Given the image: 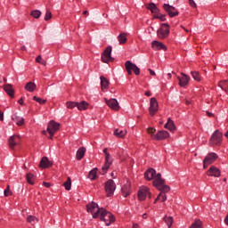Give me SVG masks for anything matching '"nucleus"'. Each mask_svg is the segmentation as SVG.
<instances>
[{"label":"nucleus","instance_id":"38","mask_svg":"<svg viewBox=\"0 0 228 228\" xmlns=\"http://www.w3.org/2000/svg\"><path fill=\"white\" fill-rule=\"evenodd\" d=\"M27 183H28V184H35V175L33 174H27Z\"/></svg>","mask_w":228,"mask_h":228},{"label":"nucleus","instance_id":"50","mask_svg":"<svg viewBox=\"0 0 228 228\" xmlns=\"http://www.w3.org/2000/svg\"><path fill=\"white\" fill-rule=\"evenodd\" d=\"M189 4L191 8H197V4L193 0H189Z\"/></svg>","mask_w":228,"mask_h":228},{"label":"nucleus","instance_id":"27","mask_svg":"<svg viewBox=\"0 0 228 228\" xmlns=\"http://www.w3.org/2000/svg\"><path fill=\"white\" fill-rule=\"evenodd\" d=\"M165 129H168V131H175V125L174 124V120L168 118L165 125Z\"/></svg>","mask_w":228,"mask_h":228},{"label":"nucleus","instance_id":"62","mask_svg":"<svg viewBox=\"0 0 228 228\" xmlns=\"http://www.w3.org/2000/svg\"><path fill=\"white\" fill-rule=\"evenodd\" d=\"M183 29H184V31H186V33H190V30L184 28H183Z\"/></svg>","mask_w":228,"mask_h":228},{"label":"nucleus","instance_id":"30","mask_svg":"<svg viewBox=\"0 0 228 228\" xmlns=\"http://www.w3.org/2000/svg\"><path fill=\"white\" fill-rule=\"evenodd\" d=\"M88 106H89V104L86 101H83L81 102H77V108L79 111L88 110Z\"/></svg>","mask_w":228,"mask_h":228},{"label":"nucleus","instance_id":"48","mask_svg":"<svg viewBox=\"0 0 228 228\" xmlns=\"http://www.w3.org/2000/svg\"><path fill=\"white\" fill-rule=\"evenodd\" d=\"M4 197H10L12 195V191H10V185L4 191Z\"/></svg>","mask_w":228,"mask_h":228},{"label":"nucleus","instance_id":"45","mask_svg":"<svg viewBox=\"0 0 228 228\" xmlns=\"http://www.w3.org/2000/svg\"><path fill=\"white\" fill-rule=\"evenodd\" d=\"M147 133H148V134L151 135V140H152V136H156V134H154V133H156V128H154V127H149V128L147 129Z\"/></svg>","mask_w":228,"mask_h":228},{"label":"nucleus","instance_id":"35","mask_svg":"<svg viewBox=\"0 0 228 228\" xmlns=\"http://www.w3.org/2000/svg\"><path fill=\"white\" fill-rule=\"evenodd\" d=\"M63 186L67 191H69L70 188H72V180H70V177H68L67 181L63 183Z\"/></svg>","mask_w":228,"mask_h":228},{"label":"nucleus","instance_id":"22","mask_svg":"<svg viewBox=\"0 0 228 228\" xmlns=\"http://www.w3.org/2000/svg\"><path fill=\"white\" fill-rule=\"evenodd\" d=\"M39 167L41 168H49L50 167H53V162H51L47 157H43L41 159Z\"/></svg>","mask_w":228,"mask_h":228},{"label":"nucleus","instance_id":"11","mask_svg":"<svg viewBox=\"0 0 228 228\" xmlns=\"http://www.w3.org/2000/svg\"><path fill=\"white\" fill-rule=\"evenodd\" d=\"M159 110V105L158 104V100H156V98L154 97L151 98L149 108L150 115H151V117H154L156 113H158Z\"/></svg>","mask_w":228,"mask_h":228},{"label":"nucleus","instance_id":"21","mask_svg":"<svg viewBox=\"0 0 228 228\" xmlns=\"http://www.w3.org/2000/svg\"><path fill=\"white\" fill-rule=\"evenodd\" d=\"M121 191L124 197H128V195H131V182L126 181V183L122 186Z\"/></svg>","mask_w":228,"mask_h":228},{"label":"nucleus","instance_id":"6","mask_svg":"<svg viewBox=\"0 0 228 228\" xmlns=\"http://www.w3.org/2000/svg\"><path fill=\"white\" fill-rule=\"evenodd\" d=\"M222 138H224L222 132H220L219 130H216L210 137V145H212V147H215V145H222Z\"/></svg>","mask_w":228,"mask_h":228},{"label":"nucleus","instance_id":"64","mask_svg":"<svg viewBox=\"0 0 228 228\" xmlns=\"http://www.w3.org/2000/svg\"><path fill=\"white\" fill-rule=\"evenodd\" d=\"M25 49H26V46H23V47H22V50L24 51Z\"/></svg>","mask_w":228,"mask_h":228},{"label":"nucleus","instance_id":"46","mask_svg":"<svg viewBox=\"0 0 228 228\" xmlns=\"http://www.w3.org/2000/svg\"><path fill=\"white\" fill-rule=\"evenodd\" d=\"M159 199H160V202H165L167 200V194L165 192H160L159 194Z\"/></svg>","mask_w":228,"mask_h":228},{"label":"nucleus","instance_id":"17","mask_svg":"<svg viewBox=\"0 0 228 228\" xmlns=\"http://www.w3.org/2000/svg\"><path fill=\"white\" fill-rule=\"evenodd\" d=\"M179 80V86L184 88V86H188V83H190V76L182 73L181 77H177Z\"/></svg>","mask_w":228,"mask_h":228},{"label":"nucleus","instance_id":"18","mask_svg":"<svg viewBox=\"0 0 228 228\" xmlns=\"http://www.w3.org/2000/svg\"><path fill=\"white\" fill-rule=\"evenodd\" d=\"M207 175H209V177H220V169L215 166H211L207 171Z\"/></svg>","mask_w":228,"mask_h":228},{"label":"nucleus","instance_id":"53","mask_svg":"<svg viewBox=\"0 0 228 228\" xmlns=\"http://www.w3.org/2000/svg\"><path fill=\"white\" fill-rule=\"evenodd\" d=\"M0 120L1 121L4 120V114H3V112H1V110H0Z\"/></svg>","mask_w":228,"mask_h":228},{"label":"nucleus","instance_id":"36","mask_svg":"<svg viewBox=\"0 0 228 228\" xmlns=\"http://www.w3.org/2000/svg\"><path fill=\"white\" fill-rule=\"evenodd\" d=\"M27 222L28 224H31L32 225H35V224L38 223V218H37L36 216H28L27 217Z\"/></svg>","mask_w":228,"mask_h":228},{"label":"nucleus","instance_id":"20","mask_svg":"<svg viewBox=\"0 0 228 228\" xmlns=\"http://www.w3.org/2000/svg\"><path fill=\"white\" fill-rule=\"evenodd\" d=\"M151 47L154 51H167V46L159 41H152Z\"/></svg>","mask_w":228,"mask_h":228},{"label":"nucleus","instance_id":"41","mask_svg":"<svg viewBox=\"0 0 228 228\" xmlns=\"http://www.w3.org/2000/svg\"><path fill=\"white\" fill-rule=\"evenodd\" d=\"M66 106L69 110H74V108H77V102H67Z\"/></svg>","mask_w":228,"mask_h":228},{"label":"nucleus","instance_id":"23","mask_svg":"<svg viewBox=\"0 0 228 228\" xmlns=\"http://www.w3.org/2000/svg\"><path fill=\"white\" fill-rule=\"evenodd\" d=\"M4 90L9 97H13L15 95V90H13V86L10 84H5L4 86Z\"/></svg>","mask_w":228,"mask_h":228},{"label":"nucleus","instance_id":"34","mask_svg":"<svg viewBox=\"0 0 228 228\" xmlns=\"http://www.w3.org/2000/svg\"><path fill=\"white\" fill-rule=\"evenodd\" d=\"M164 222L167 224V227L168 228H171L172 227V224H174V217L172 216H165L163 218Z\"/></svg>","mask_w":228,"mask_h":228},{"label":"nucleus","instance_id":"2","mask_svg":"<svg viewBox=\"0 0 228 228\" xmlns=\"http://www.w3.org/2000/svg\"><path fill=\"white\" fill-rule=\"evenodd\" d=\"M102 222H104L105 225H111L115 222V216L111 212H108L106 209L102 208L100 216H98Z\"/></svg>","mask_w":228,"mask_h":228},{"label":"nucleus","instance_id":"32","mask_svg":"<svg viewBox=\"0 0 228 228\" xmlns=\"http://www.w3.org/2000/svg\"><path fill=\"white\" fill-rule=\"evenodd\" d=\"M118 40L120 45H122L123 44H126V42H127V35H126V33L119 34L118 36Z\"/></svg>","mask_w":228,"mask_h":228},{"label":"nucleus","instance_id":"9","mask_svg":"<svg viewBox=\"0 0 228 228\" xmlns=\"http://www.w3.org/2000/svg\"><path fill=\"white\" fill-rule=\"evenodd\" d=\"M218 159V155L215 152L208 153L203 159V168L206 169L209 165H213Z\"/></svg>","mask_w":228,"mask_h":228},{"label":"nucleus","instance_id":"15","mask_svg":"<svg viewBox=\"0 0 228 228\" xmlns=\"http://www.w3.org/2000/svg\"><path fill=\"white\" fill-rule=\"evenodd\" d=\"M170 137V134L167 130L158 131L155 135H152V140H157L160 142L161 140H167Z\"/></svg>","mask_w":228,"mask_h":228},{"label":"nucleus","instance_id":"60","mask_svg":"<svg viewBox=\"0 0 228 228\" xmlns=\"http://www.w3.org/2000/svg\"><path fill=\"white\" fill-rule=\"evenodd\" d=\"M167 76H168V78H169V79L172 78V74H171V73H168Z\"/></svg>","mask_w":228,"mask_h":228},{"label":"nucleus","instance_id":"58","mask_svg":"<svg viewBox=\"0 0 228 228\" xmlns=\"http://www.w3.org/2000/svg\"><path fill=\"white\" fill-rule=\"evenodd\" d=\"M207 115H208V117H213V113H211L209 111H207Z\"/></svg>","mask_w":228,"mask_h":228},{"label":"nucleus","instance_id":"37","mask_svg":"<svg viewBox=\"0 0 228 228\" xmlns=\"http://www.w3.org/2000/svg\"><path fill=\"white\" fill-rule=\"evenodd\" d=\"M218 86L222 88V90H225L227 92L228 90V82L227 80H222L218 83Z\"/></svg>","mask_w":228,"mask_h":228},{"label":"nucleus","instance_id":"10","mask_svg":"<svg viewBox=\"0 0 228 228\" xmlns=\"http://www.w3.org/2000/svg\"><path fill=\"white\" fill-rule=\"evenodd\" d=\"M115 190H117V185L113 180H108L105 183V191L107 193V197H111L115 193Z\"/></svg>","mask_w":228,"mask_h":228},{"label":"nucleus","instance_id":"47","mask_svg":"<svg viewBox=\"0 0 228 228\" xmlns=\"http://www.w3.org/2000/svg\"><path fill=\"white\" fill-rule=\"evenodd\" d=\"M33 101H36V102H38V104H45L46 101L42 100V98H38L37 96L33 97Z\"/></svg>","mask_w":228,"mask_h":228},{"label":"nucleus","instance_id":"1","mask_svg":"<svg viewBox=\"0 0 228 228\" xmlns=\"http://www.w3.org/2000/svg\"><path fill=\"white\" fill-rule=\"evenodd\" d=\"M144 177L147 181H153V186L161 191V193H168V191H170V187L165 184V180L161 178V174H157L154 168H149L146 170Z\"/></svg>","mask_w":228,"mask_h":228},{"label":"nucleus","instance_id":"14","mask_svg":"<svg viewBox=\"0 0 228 228\" xmlns=\"http://www.w3.org/2000/svg\"><path fill=\"white\" fill-rule=\"evenodd\" d=\"M107 106H109V108H110V110H112L113 111H118V110H120V105L118 104V101H117V99L115 98H111V99H104Z\"/></svg>","mask_w":228,"mask_h":228},{"label":"nucleus","instance_id":"59","mask_svg":"<svg viewBox=\"0 0 228 228\" xmlns=\"http://www.w3.org/2000/svg\"><path fill=\"white\" fill-rule=\"evenodd\" d=\"M83 15H88V11H84Z\"/></svg>","mask_w":228,"mask_h":228},{"label":"nucleus","instance_id":"33","mask_svg":"<svg viewBox=\"0 0 228 228\" xmlns=\"http://www.w3.org/2000/svg\"><path fill=\"white\" fill-rule=\"evenodd\" d=\"M88 179L95 181L97 179V167L93 168L88 174Z\"/></svg>","mask_w":228,"mask_h":228},{"label":"nucleus","instance_id":"4","mask_svg":"<svg viewBox=\"0 0 228 228\" xmlns=\"http://www.w3.org/2000/svg\"><path fill=\"white\" fill-rule=\"evenodd\" d=\"M170 35V26L167 23H162L159 28L157 30V37L160 40H165Z\"/></svg>","mask_w":228,"mask_h":228},{"label":"nucleus","instance_id":"31","mask_svg":"<svg viewBox=\"0 0 228 228\" xmlns=\"http://www.w3.org/2000/svg\"><path fill=\"white\" fill-rule=\"evenodd\" d=\"M12 120L17 126H24V118L22 117L15 115L12 117Z\"/></svg>","mask_w":228,"mask_h":228},{"label":"nucleus","instance_id":"51","mask_svg":"<svg viewBox=\"0 0 228 228\" xmlns=\"http://www.w3.org/2000/svg\"><path fill=\"white\" fill-rule=\"evenodd\" d=\"M43 185H44L45 188H51V183L44 182V183H43Z\"/></svg>","mask_w":228,"mask_h":228},{"label":"nucleus","instance_id":"19","mask_svg":"<svg viewBox=\"0 0 228 228\" xmlns=\"http://www.w3.org/2000/svg\"><path fill=\"white\" fill-rule=\"evenodd\" d=\"M19 143H20V137L19 135H12L9 138V146L11 149H14Z\"/></svg>","mask_w":228,"mask_h":228},{"label":"nucleus","instance_id":"28","mask_svg":"<svg viewBox=\"0 0 228 228\" xmlns=\"http://www.w3.org/2000/svg\"><path fill=\"white\" fill-rule=\"evenodd\" d=\"M127 134V130H120V129H115L114 131V136H117V138H124Z\"/></svg>","mask_w":228,"mask_h":228},{"label":"nucleus","instance_id":"54","mask_svg":"<svg viewBox=\"0 0 228 228\" xmlns=\"http://www.w3.org/2000/svg\"><path fill=\"white\" fill-rule=\"evenodd\" d=\"M145 95H146L147 97H151V96L152 95V94L151 93V91H147V92L145 93Z\"/></svg>","mask_w":228,"mask_h":228},{"label":"nucleus","instance_id":"16","mask_svg":"<svg viewBox=\"0 0 228 228\" xmlns=\"http://www.w3.org/2000/svg\"><path fill=\"white\" fill-rule=\"evenodd\" d=\"M163 8L165 10V12H167V15H169V17H177V15H179V11H177V9H175V7L167 4H164Z\"/></svg>","mask_w":228,"mask_h":228},{"label":"nucleus","instance_id":"5","mask_svg":"<svg viewBox=\"0 0 228 228\" xmlns=\"http://www.w3.org/2000/svg\"><path fill=\"white\" fill-rule=\"evenodd\" d=\"M103 153L105 156V163L102 167V174L104 175L106 174V172H108V170H110V167H111V165L113 164V158L111 157V154L108 152V148L103 149Z\"/></svg>","mask_w":228,"mask_h":228},{"label":"nucleus","instance_id":"43","mask_svg":"<svg viewBox=\"0 0 228 228\" xmlns=\"http://www.w3.org/2000/svg\"><path fill=\"white\" fill-rule=\"evenodd\" d=\"M191 74L195 81H200V73L198 71H191Z\"/></svg>","mask_w":228,"mask_h":228},{"label":"nucleus","instance_id":"3","mask_svg":"<svg viewBox=\"0 0 228 228\" xmlns=\"http://www.w3.org/2000/svg\"><path fill=\"white\" fill-rule=\"evenodd\" d=\"M86 211L92 215L93 218H99L102 208H100L97 203L91 202L86 205Z\"/></svg>","mask_w":228,"mask_h":228},{"label":"nucleus","instance_id":"42","mask_svg":"<svg viewBox=\"0 0 228 228\" xmlns=\"http://www.w3.org/2000/svg\"><path fill=\"white\" fill-rule=\"evenodd\" d=\"M153 19H159L161 22H165V20H167L165 14H161L159 12L157 14H154Z\"/></svg>","mask_w":228,"mask_h":228},{"label":"nucleus","instance_id":"13","mask_svg":"<svg viewBox=\"0 0 228 228\" xmlns=\"http://www.w3.org/2000/svg\"><path fill=\"white\" fill-rule=\"evenodd\" d=\"M60 129V125L54 121H50L47 126V131L50 134L49 139L53 140V136H54V134L56 131Z\"/></svg>","mask_w":228,"mask_h":228},{"label":"nucleus","instance_id":"61","mask_svg":"<svg viewBox=\"0 0 228 228\" xmlns=\"http://www.w3.org/2000/svg\"><path fill=\"white\" fill-rule=\"evenodd\" d=\"M142 218H147V214H143Z\"/></svg>","mask_w":228,"mask_h":228},{"label":"nucleus","instance_id":"24","mask_svg":"<svg viewBox=\"0 0 228 228\" xmlns=\"http://www.w3.org/2000/svg\"><path fill=\"white\" fill-rule=\"evenodd\" d=\"M100 79H101V87L102 92H104V90H108V88H110V81H108V79L103 76H102Z\"/></svg>","mask_w":228,"mask_h":228},{"label":"nucleus","instance_id":"7","mask_svg":"<svg viewBox=\"0 0 228 228\" xmlns=\"http://www.w3.org/2000/svg\"><path fill=\"white\" fill-rule=\"evenodd\" d=\"M126 70L128 76H131L134 72L135 76H140V68L136 64L133 63L131 61H126L125 62Z\"/></svg>","mask_w":228,"mask_h":228},{"label":"nucleus","instance_id":"57","mask_svg":"<svg viewBox=\"0 0 228 228\" xmlns=\"http://www.w3.org/2000/svg\"><path fill=\"white\" fill-rule=\"evenodd\" d=\"M132 228H140V225H138V224H134Z\"/></svg>","mask_w":228,"mask_h":228},{"label":"nucleus","instance_id":"56","mask_svg":"<svg viewBox=\"0 0 228 228\" xmlns=\"http://www.w3.org/2000/svg\"><path fill=\"white\" fill-rule=\"evenodd\" d=\"M160 198H159V195L155 199L153 204H157L158 203V200H159Z\"/></svg>","mask_w":228,"mask_h":228},{"label":"nucleus","instance_id":"8","mask_svg":"<svg viewBox=\"0 0 228 228\" xmlns=\"http://www.w3.org/2000/svg\"><path fill=\"white\" fill-rule=\"evenodd\" d=\"M152 199V194H151V189L147 186H142L138 191L139 200H145L146 199Z\"/></svg>","mask_w":228,"mask_h":228},{"label":"nucleus","instance_id":"55","mask_svg":"<svg viewBox=\"0 0 228 228\" xmlns=\"http://www.w3.org/2000/svg\"><path fill=\"white\" fill-rule=\"evenodd\" d=\"M19 104H20L22 106V104H24V100L22 98H20L19 101H18Z\"/></svg>","mask_w":228,"mask_h":228},{"label":"nucleus","instance_id":"29","mask_svg":"<svg viewBox=\"0 0 228 228\" xmlns=\"http://www.w3.org/2000/svg\"><path fill=\"white\" fill-rule=\"evenodd\" d=\"M37 88V85L33 82H28L26 85H25V90L27 92H30V93H33L35 92Z\"/></svg>","mask_w":228,"mask_h":228},{"label":"nucleus","instance_id":"25","mask_svg":"<svg viewBox=\"0 0 228 228\" xmlns=\"http://www.w3.org/2000/svg\"><path fill=\"white\" fill-rule=\"evenodd\" d=\"M86 152V149L85 147H81L77 150L76 159L77 161H81L82 158H85V154Z\"/></svg>","mask_w":228,"mask_h":228},{"label":"nucleus","instance_id":"52","mask_svg":"<svg viewBox=\"0 0 228 228\" xmlns=\"http://www.w3.org/2000/svg\"><path fill=\"white\" fill-rule=\"evenodd\" d=\"M148 70H149L151 76H156V72H154V70H152L151 69H149Z\"/></svg>","mask_w":228,"mask_h":228},{"label":"nucleus","instance_id":"63","mask_svg":"<svg viewBox=\"0 0 228 228\" xmlns=\"http://www.w3.org/2000/svg\"><path fill=\"white\" fill-rule=\"evenodd\" d=\"M7 79L6 77H4V83H6Z\"/></svg>","mask_w":228,"mask_h":228},{"label":"nucleus","instance_id":"40","mask_svg":"<svg viewBox=\"0 0 228 228\" xmlns=\"http://www.w3.org/2000/svg\"><path fill=\"white\" fill-rule=\"evenodd\" d=\"M30 15L34 19H40V15H42V12H40L39 10H34L31 12Z\"/></svg>","mask_w":228,"mask_h":228},{"label":"nucleus","instance_id":"44","mask_svg":"<svg viewBox=\"0 0 228 228\" xmlns=\"http://www.w3.org/2000/svg\"><path fill=\"white\" fill-rule=\"evenodd\" d=\"M36 61L37 63H40L41 65H47V61H44V59L42 58V55H38L37 58H36Z\"/></svg>","mask_w":228,"mask_h":228},{"label":"nucleus","instance_id":"26","mask_svg":"<svg viewBox=\"0 0 228 228\" xmlns=\"http://www.w3.org/2000/svg\"><path fill=\"white\" fill-rule=\"evenodd\" d=\"M146 8L148 10H150L151 12V13H154L155 15L157 13H159V9L158 8V6H156V4L154 3H151L149 4Z\"/></svg>","mask_w":228,"mask_h":228},{"label":"nucleus","instance_id":"12","mask_svg":"<svg viewBox=\"0 0 228 228\" xmlns=\"http://www.w3.org/2000/svg\"><path fill=\"white\" fill-rule=\"evenodd\" d=\"M113 48L111 46H108L104 49L102 54V61L103 63H108L109 61H113V59L111 58V51Z\"/></svg>","mask_w":228,"mask_h":228},{"label":"nucleus","instance_id":"39","mask_svg":"<svg viewBox=\"0 0 228 228\" xmlns=\"http://www.w3.org/2000/svg\"><path fill=\"white\" fill-rule=\"evenodd\" d=\"M190 228H202V221L196 219L194 223L191 224Z\"/></svg>","mask_w":228,"mask_h":228},{"label":"nucleus","instance_id":"49","mask_svg":"<svg viewBox=\"0 0 228 228\" xmlns=\"http://www.w3.org/2000/svg\"><path fill=\"white\" fill-rule=\"evenodd\" d=\"M50 19H53V14L51 13V12L46 11V13L45 15V20H49Z\"/></svg>","mask_w":228,"mask_h":228}]
</instances>
